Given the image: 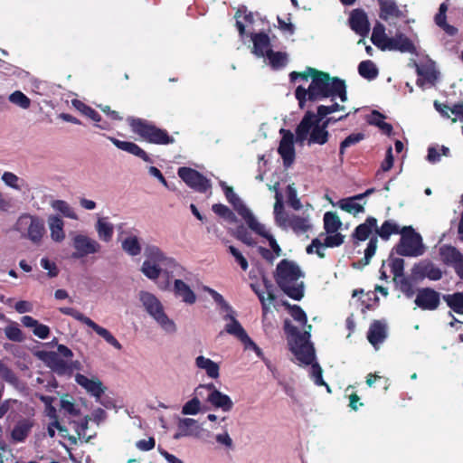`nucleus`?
Returning a JSON list of instances; mask_svg holds the SVG:
<instances>
[{
  "mask_svg": "<svg viewBox=\"0 0 463 463\" xmlns=\"http://www.w3.org/2000/svg\"><path fill=\"white\" fill-rule=\"evenodd\" d=\"M9 101L20 108L26 109L31 106V99L20 90L13 92L9 98Z\"/></svg>",
  "mask_w": 463,
  "mask_h": 463,
  "instance_id": "obj_56",
  "label": "nucleus"
},
{
  "mask_svg": "<svg viewBox=\"0 0 463 463\" xmlns=\"http://www.w3.org/2000/svg\"><path fill=\"white\" fill-rule=\"evenodd\" d=\"M199 430L200 426L196 420L192 418L179 419L177 423V431L174 435V439H179L183 437L193 436L194 434V430L198 432Z\"/></svg>",
  "mask_w": 463,
  "mask_h": 463,
  "instance_id": "obj_22",
  "label": "nucleus"
},
{
  "mask_svg": "<svg viewBox=\"0 0 463 463\" xmlns=\"http://www.w3.org/2000/svg\"><path fill=\"white\" fill-rule=\"evenodd\" d=\"M281 229L290 228L295 233H304L310 229L308 219L297 214H291L286 218L285 225H279Z\"/></svg>",
  "mask_w": 463,
  "mask_h": 463,
  "instance_id": "obj_19",
  "label": "nucleus"
},
{
  "mask_svg": "<svg viewBox=\"0 0 463 463\" xmlns=\"http://www.w3.org/2000/svg\"><path fill=\"white\" fill-rule=\"evenodd\" d=\"M16 230L33 243H39L44 233V221L31 214L21 215L15 224Z\"/></svg>",
  "mask_w": 463,
  "mask_h": 463,
  "instance_id": "obj_8",
  "label": "nucleus"
},
{
  "mask_svg": "<svg viewBox=\"0 0 463 463\" xmlns=\"http://www.w3.org/2000/svg\"><path fill=\"white\" fill-rule=\"evenodd\" d=\"M60 405L61 411H62L64 414H68L70 416H78L80 414V409H78L75 403L69 399L68 394H65L61 398Z\"/></svg>",
  "mask_w": 463,
  "mask_h": 463,
  "instance_id": "obj_54",
  "label": "nucleus"
},
{
  "mask_svg": "<svg viewBox=\"0 0 463 463\" xmlns=\"http://www.w3.org/2000/svg\"><path fill=\"white\" fill-rule=\"evenodd\" d=\"M201 411V402L198 395L193 397L190 401L184 403L182 408L184 415H196Z\"/></svg>",
  "mask_w": 463,
  "mask_h": 463,
  "instance_id": "obj_58",
  "label": "nucleus"
},
{
  "mask_svg": "<svg viewBox=\"0 0 463 463\" xmlns=\"http://www.w3.org/2000/svg\"><path fill=\"white\" fill-rule=\"evenodd\" d=\"M267 58L269 61V64L274 69L285 67L288 61V56L286 52H274L273 50L269 51Z\"/></svg>",
  "mask_w": 463,
  "mask_h": 463,
  "instance_id": "obj_46",
  "label": "nucleus"
},
{
  "mask_svg": "<svg viewBox=\"0 0 463 463\" xmlns=\"http://www.w3.org/2000/svg\"><path fill=\"white\" fill-rule=\"evenodd\" d=\"M145 256L146 260H150L153 263H163L166 257L164 255L163 251L155 245H148L145 249Z\"/></svg>",
  "mask_w": 463,
  "mask_h": 463,
  "instance_id": "obj_45",
  "label": "nucleus"
},
{
  "mask_svg": "<svg viewBox=\"0 0 463 463\" xmlns=\"http://www.w3.org/2000/svg\"><path fill=\"white\" fill-rule=\"evenodd\" d=\"M402 229L394 220L384 221L380 227L376 225L375 234L383 241H388L392 234H400Z\"/></svg>",
  "mask_w": 463,
  "mask_h": 463,
  "instance_id": "obj_30",
  "label": "nucleus"
},
{
  "mask_svg": "<svg viewBox=\"0 0 463 463\" xmlns=\"http://www.w3.org/2000/svg\"><path fill=\"white\" fill-rule=\"evenodd\" d=\"M318 120L314 112L307 111L296 128V141L299 144L307 141L308 146L325 145L328 141L329 132L317 127Z\"/></svg>",
  "mask_w": 463,
  "mask_h": 463,
  "instance_id": "obj_5",
  "label": "nucleus"
},
{
  "mask_svg": "<svg viewBox=\"0 0 463 463\" xmlns=\"http://www.w3.org/2000/svg\"><path fill=\"white\" fill-rule=\"evenodd\" d=\"M235 237L241 241L243 243L248 246H253L255 241H253L251 234L248 232L247 228L244 225H239L236 228Z\"/></svg>",
  "mask_w": 463,
  "mask_h": 463,
  "instance_id": "obj_64",
  "label": "nucleus"
},
{
  "mask_svg": "<svg viewBox=\"0 0 463 463\" xmlns=\"http://www.w3.org/2000/svg\"><path fill=\"white\" fill-rule=\"evenodd\" d=\"M287 197L288 205L296 211H298L302 208V203L300 200L298 198V194L296 188L293 184H288L287 186Z\"/></svg>",
  "mask_w": 463,
  "mask_h": 463,
  "instance_id": "obj_61",
  "label": "nucleus"
},
{
  "mask_svg": "<svg viewBox=\"0 0 463 463\" xmlns=\"http://www.w3.org/2000/svg\"><path fill=\"white\" fill-rule=\"evenodd\" d=\"M52 207L61 213L65 217L71 218V219H76L77 215L75 214L74 211L71 209V207L69 205V203L62 200H56L52 203Z\"/></svg>",
  "mask_w": 463,
  "mask_h": 463,
  "instance_id": "obj_62",
  "label": "nucleus"
},
{
  "mask_svg": "<svg viewBox=\"0 0 463 463\" xmlns=\"http://www.w3.org/2000/svg\"><path fill=\"white\" fill-rule=\"evenodd\" d=\"M386 50L416 53V47L414 43L403 33H398L394 37H389L383 51Z\"/></svg>",
  "mask_w": 463,
  "mask_h": 463,
  "instance_id": "obj_15",
  "label": "nucleus"
},
{
  "mask_svg": "<svg viewBox=\"0 0 463 463\" xmlns=\"http://www.w3.org/2000/svg\"><path fill=\"white\" fill-rule=\"evenodd\" d=\"M339 110H345V106L336 102L330 106L320 105L317 107L316 117L319 119H324V118H326L327 115Z\"/></svg>",
  "mask_w": 463,
  "mask_h": 463,
  "instance_id": "obj_59",
  "label": "nucleus"
},
{
  "mask_svg": "<svg viewBox=\"0 0 463 463\" xmlns=\"http://www.w3.org/2000/svg\"><path fill=\"white\" fill-rule=\"evenodd\" d=\"M414 303L422 310H436L440 304V294L431 288H419Z\"/></svg>",
  "mask_w": 463,
  "mask_h": 463,
  "instance_id": "obj_12",
  "label": "nucleus"
},
{
  "mask_svg": "<svg viewBox=\"0 0 463 463\" xmlns=\"http://www.w3.org/2000/svg\"><path fill=\"white\" fill-rule=\"evenodd\" d=\"M363 139H364V134H363V133H353V134L349 135L348 137H346L340 143V146H339V155H340V156H342L345 154V149L347 147H350L352 146H355L356 144H358Z\"/></svg>",
  "mask_w": 463,
  "mask_h": 463,
  "instance_id": "obj_52",
  "label": "nucleus"
},
{
  "mask_svg": "<svg viewBox=\"0 0 463 463\" xmlns=\"http://www.w3.org/2000/svg\"><path fill=\"white\" fill-rule=\"evenodd\" d=\"M420 275L430 280H439L442 278V271L433 263L429 262L421 267Z\"/></svg>",
  "mask_w": 463,
  "mask_h": 463,
  "instance_id": "obj_50",
  "label": "nucleus"
},
{
  "mask_svg": "<svg viewBox=\"0 0 463 463\" xmlns=\"http://www.w3.org/2000/svg\"><path fill=\"white\" fill-rule=\"evenodd\" d=\"M72 246L75 249L71 255L73 259H81L90 254L98 253L101 250V245L96 240L83 234L73 237Z\"/></svg>",
  "mask_w": 463,
  "mask_h": 463,
  "instance_id": "obj_11",
  "label": "nucleus"
},
{
  "mask_svg": "<svg viewBox=\"0 0 463 463\" xmlns=\"http://www.w3.org/2000/svg\"><path fill=\"white\" fill-rule=\"evenodd\" d=\"M301 277H303V272L298 265L287 259L279 262L274 275L279 288L288 298L298 301L304 297V283L298 281Z\"/></svg>",
  "mask_w": 463,
  "mask_h": 463,
  "instance_id": "obj_2",
  "label": "nucleus"
},
{
  "mask_svg": "<svg viewBox=\"0 0 463 463\" xmlns=\"http://www.w3.org/2000/svg\"><path fill=\"white\" fill-rule=\"evenodd\" d=\"M95 230L99 240L104 242H109L114 234V226L108 221V217H100L95 224Z\"/></svg>",
  "mask_w": 463,
  "mask_h": 463,
  "instance_id": "obj_29",
  "label": "nucleus"
},
{
  "mask_svg": "<svg viewBox=\"0 0 463 463\" xmlns=\"http://www.w3.org/2000/svg\"><path fill=\"white\" fill-rule=\"evenodd\" d=\"M0 376L3 380L5 382L11 383V384H17L18 383V377L14 373L12 369H10L6 364H5L0 360Z\"/></svg>",
  "mask_w": 463,
  "mask_h": 463,
  "instance_id": "obj_63",
  "label": "nucleus"
},
{
  "mask_svg": "<svg viewBox=\"0 0 463 463\" xmlns=\"http://www.w3.org/2000/svg\"><path fill=\"white\" fill-rule=\"evenodd\" d=\"M358 72L363 78L369 80H374L379 73L375 64L370 60L363 61L359 63Z\"/></svg>",
  "mask_w": 463,
  "mask_h": 463,
  "instance_id": "obj_41",
  "label": "nucleus"
},
{
  "mask_svg": "<svg viewBox=\"0 0 463 463\" xmlns=\"http://www.w3.org/2000/svg\"><path fill=\"white\" fill-rule=\"evenodd\" d=\"M350 28L361 37H366L370 32V23L363 9H354L348 19Z\"/></svg>",
  "mask_w": 463,
  "mask_h": 463,
  "instance_id": "obj_14",
  "label": "nucleus"
},
{
  "mask_svg": "<svg viewBox=\"0 0 463 463\" xmlns=\"http://www.w3.org/2000/svg\"><path fill=\"white\" fill-rule=\"evenodd\" d=\"M447 305L457 314H463V291L444 295Z\"/></svg>",
  "mask_w": 463,
  "mask_h": 463,
  "instance_id": "obj_40",
  "label": "nucleus"
},
{
  "mask_svg": "<svg viewBox=\"0 0 463 463\" xmlns=\"http://www.w3.org/2000/svg\"><path fill=\"white\" fill-rule=\"evenodd\" d=\"M108 138L118 149L128 152L131 155H134V156L141 158L145 162H147V163L152 162V159L147 155V153L144 149H142L139 146H137L136 143L130 142V141H121L113 137H109Z\"/></svg>",
  "mask_w": 463,
  "mask_h": 463,
  "instance_id": "obj_16",
  "label": "nucleus"
},
{
  "mask_svg": "<svg viewBox=\"0 0 463 463\" xmlns=\"http://www.w3.org/2000/svg\"><path fill=\"white\" fill-rule=\"evenodd\" d=\"M388 38L389 37L385 33V26L383 24L377 22L373 29L371 35L372 43L383 51Z\"/></svg>",
  "mask_w": 463,
  "mask_h": 463,
  "instance_id": "obj_36",
  "label": "nucleus"
},
{
  "mask_svg": "<svg viewBox=\"0 0 463 463\" xmlns=\"http://www.w3.org/2000/svg\"><path fill=\"white\" fill-rule=\"evenodd\" d=\"M122 250L130 256H137L141 253V245L137 236H128L122 241Z\"/></svg>",
  "mask_w": 463,
  "mask_h": 463,
  "instance_id": "obj_39",
  "label": "nucleus"
},
{
  "mask_svg": "<svg viewBox=\"0 0 463 463\" xmlns=\"http://www.w3.org/2000/svg\"><path fill=\"white\" fill-rule=\"evenodd\" d=\"M220 184L222 187L227 201L232 205L238 214L247 208L241 198L234 193L232 186H228L225 182H221Z\"/></svg>",
  "mask_w": 463,
  "mask_h": 463,
  "instance_id": "obj_31",
  "label": "nucleus"
},
{
  "mask_svg": "<svg viewBox=\"0 0 463 463\" xmlns=\"http://www.w3.org/2000/svg\"><path fill=\"white\" fill-rule=\"evenodd\" d=\"M51 359L52 362V369L58 374H65L71 373L72 371V366L70 365L66 361L60 358L56 354H52Z\"/></svg>",
  "mask_w": 463,
  "mask_h": 463,
  "instance_id": "obj_51",
  "label": "nucleus"
},
{
  "mask_svg": "<svg viewBox=\"0 0 463 463\" xmlns=\"http://www.w3.org/2000/svg\"><path fill=\"white\" fill-rule=\"evenodd\" d=\"M212 210L215 214L227 221L234 222L236 220L234 213L228 206L222 203L213 204Z\"/></svg>",
  "mask_w": 463,
  "mask_h": 463,
  "instance_id": "obj_57",
  "label": "nucleus"
},
{
  "mask_svg": "<svg viewBox=\"0 0 463 463\" xmlns=\"http://www.w3.org/2000/svg\"><path fill=\"white\" fill-rule=\"evenodd\" d=\"M207 401L215 408H220L223 411H230L233 407V402L229 395L222 393L219 390H214L207 396Z\"/></svg>",
  "mask_w": 463,
  "mask_h": 463,
  "instance_id": "obj_25",
  "label": "nucleus"
},
{
  "mask_svg": "<svg viewBox=\"0 0 463 463\" xmlns=\"http://www.w3.org/2000/svg\"><path fill=\"white\" fill-rule=\"evenodd\" d=\"M251 41L253 43V53L259 57L267 56L269 50H272L270 39L266 33H251Z\"/></svg>",
  "mask_w": 463,
  "mask_h": 463,
  "instance_id": "obj_17",
  "label": "nucleus"
},
{
  "mask_svg": "<svg viewBox=\"0 0 463 463\" xmlns=\"http://www.w3.org/2000/svg\"><path fill=\"white\" fill-rule=\"evenodd\" d=\"M73 107L80 111L82 115L90 118L94 122H100L101 116L91 107L88 106L84 102L79 99L72 100Z\"/></svg>",
  "mask_w": 463,
  "mask_h": 463,
  "instance_id": "obj_42",
  "label": "nucleus"
},
{
  "mask_svg": "<svg viewBox=\"0 0 463 463\" xmlns=\"http://www.w3.org/2000/svg\"><path fill=\"white\" fill-rule=\"evenodd\" d=\"M288 310L289 311L290 316L294 318V320L299 322L302 325H307V317L306 312L301 308V307L298 305H290L287 302L284 303Z\"/></svg>",
  "mask_w": 463,
  "mask_h": 463,
  "instance_id": "obj_53",
  "label": "nucleus"
},
{
  "mask_svg": "<svg viewBox=\"0 0 463 463\" xmlns=\"http://www.w3.org/2000/svg\"><path fill=\"white\" fill-rule=\"evenodd\" d=\"M161 267L158 263H153L150 260H145L141 267L142 273L149 279H156L161 274Z\"/></svg>",
  "mask_w": 463,
  "mask_h": 463,
  "instance_id": "obj_48",
  "label": "nucleus"
},
{
  "mask_svg": "<svg viewBox=\"0 0 463 463\" xmlns=\"http://www.w3.org/2000/svg\"><path fill=\"white\" fill-rule=\"evenodd\" d=\"M380 7V18L388 21L390 18H402L403 13L399 9L395 0H377Z\"/></svg>",
  "mask_w": 463,
  "mask_h": 463,
  "instance_id": "obj_20",
  "label": "nucleus"
},
{
  "mask_svg": "<svg viewBox=\"0 0 463 463\" xmlns=\"http://www.w3.org/2000/svg\"><path fill=\"white\" fill-rule=\"evenodd\" d=\"M178 176L192 189L205 193L212 187L211 181L197 170L182 166L177 170Z\"/></svg>",
  "mask_w": 463,
  "mask_h": 463,
  "instance_id": "obj_10",
  "label": "nucleus"
},
{
  "mask_svg": "<svg viewBox=\"0 0 463 463\" xmlns=\"http://www.w3.org/2000/svg\"><path fill=\"white\" fill-rule=\"evenodd\" d=\"M195 365L197 368L204 370L207 376L210 378L217 379L220 376L219 364L210 358L199 355L195 358Z\"/></svg>",
  "mask_w": 463,
  "mask_h": 463,
  "instance_id": "obj_28",
  "label": "nucleus"
},
{
  "mask_svg": "<svg viewBox=\"0 0 463 463\" xmlns=\"http://www.w3.org/2000/svg\"><path fill=\"white\" fill-rule=\"evenodd\" d=\"M400 234L401 239L394 247L398 255L418 257L423 254L422 238L420 233L415 232L412 226L402 227Z\"/></svg>",
  "mask_w": 463,
  "mask_h": 463,
  "instance_id": "obj_6",
  "label": "nucleus"
},
{
  "mask_svg": "<svg viewBox=\"0 0 463 463\" xmlns=\"http://www.w3.org/2000/svg\"><path fill=\"white\" fill-rule=\"evenodd\" d=\"M386 326L379 320H374L368 330L367 339L369 343L376 346L377 345L383 343L386 338Z\"/></svg>",
  "mask_w": 463,
  "mask_h": 463,
  "instance_id": "obj_24",
  "label": "nucleus"
},
{
  "mask_svg": "<svg viewBox=\"0 0 463 463\" xmlns=\"http://www.w3.org/2000/svg\"><path fill=\"white\" fill-rule=\"evenodd\" d=\"M338 204L343 211L351 213L354 216H356L359 213H364V205L356 203L350 197L340 200Z\"/></svg>",
  "mask_w": 463,
  "mask_h": 463,
  "instance_id": "obj_44",
  "label": "nucleus"
},
{
  "mask_svg": "<svg viewBox=\"0 0 463 463\" xmlns=\"http://www.w3.org/2000/svg\"><path fill=\"white\" fill-rule=\"evenodd\" d=\"M378 240L376 236H373L370 238L367 247L364 250V257L360 260L357 263H354L353 266L354 268H361L366 266L370 263L371 259L375 254L377 250Z\"/></svg>",
  "mask_w": 463,
  "mask_h": 463,
  "instance_id": "obj_38",
  "label": "nucleus"
},
{
  "mask_svg": "<svg viewBox=\"0 0 463 463\" xmlns=\"http://www.w3.org/2000/svg\"><path fill=\"white\" fill-rule=\"evenodd\" d=\"M286 333L290 336L288 345L290 351L296 358L306 365L311 364L315 360V349L308 339L310 333L305 331L300 333L297 326H292L289 321H286L284 325Z\"/></svg>",
  "mask_w": 463,
  "mask_h": 463,
  "instance_id": "obj_3",
  "label": "nucleus"
},
{
  "mask_svg": "<svg viewBox=\"0 0 463 463\" xmlns=\"http://www.w3.org/2000/svg\"><path fill=\"white\" fill-rule=\"evenodd\" d=\"M314 71H319V70L313 68V67H307L304 71L298 72V71H292L289 73V80L291 83H295L297 80L300 79L302 80L307 81L308 79L313 80L315 78Z\"/></svg>",
  "mask_w": 463,
  "mask_h": 463,
  "instance_id": "obj_55",
  "label": "nucleus"
},
{
  "mask_svg": "<svg viewBox=\"0 0 463 463\" xmlns=\"http://www.w3.org/2000/svg\"><path fill=\"white\" fill-rule=\"evenodd\" d=\"M315 78L307 88L298 86L295 90V97L298 105L303 109L307 101L317 102L326 99L338 97L342 102L347 100L346 83L345 80L338 77H332L328 72L319 71H314Z\"/></svg>",
  "mask_w": 463,
  "mask_h": 463,
  "instance_id": "obj_1",
  "label": "nucleus"
},
{
  "mask_svg": "<svg viewBox=\"0 0 463 463\" xmlns=\"http://www.w3.org/2000/svg\"><path fill=\"white\" fill-rule=\"evenodd\" d=\"M282 137L279 142L278 152L280 155L285 166H289L293 164L296 156L294 147V135L293 133L285 128L280 129Z\"/></svg>",
  "mask_w": 463,
  "mask_h": 463,
  "instance_id": "obj_13",
  "label": "nucleus"
},
{
  "mask_svg": "<svg viewBox=\"0 0 463 463\" xmlns=\"http://www.w3.org/2000/svg\"><path fill=\"white\" fill-rule=\"evenodd\" d=\"M127 121L131 131L148 143L169 145L175 142V138L165 129L157 128L154 123L146 119L128 117Z\"/></svg>",
  "mask_w": 463,
  "mask_h": 463,
  "instance_id": "obj_4",
  "label": "nucleus"
},
{
  "mask_svg": "<svg viewBox=\"0 0 463 463\" xmlns=\"http://www.w3.org/2000/svg\"><path fill=\"white\" fill-rule=\"evenodd\" d=\"M140 301L146 312L166 331L175 332V325L164 311L159 299L152 293L141 291Z\"/></svg>",
  "mask_w": 463,
  "mask_h": 463,
  "instance_id": "obj_7",
  "label": "nucleus"
},
{
  "mask_svg": "<svg viewBox=\"0 0 463 463\" xmlns=\"http://www.w3.org/2000/svg\"><path fill=\"white\" fill-rule=\"evenodd\" d=\"M48 222L52 239L58 242L61 241L65 237L63 231L64 222L62 219L59 216L53 215L49 218Z\"/></svg>",
  "mask_w": 463,
  "mask_h": 463,
  "instance_id": "obj_33",
  "label": "nucleus"
},
{
  "mask_svg": "<svg viewBox=\"0 0 463 463\" xmlns=\"http://www.w3.org/2000/svg\"><path fill=\"white\" fill-rule=\"evenodd\" d=\"M5 336L14 342H22L24 340V335L18 325L13 323L5 328Z\"/></svg>",
  "mask_w": 463,
  "mask_h": 463,
  "instance_id": "obj_60",
  "label": "nucleus"
},
{
  "mask_svg": "<svg viewBox=\"0 0 463 463\" xmlns=\"http://www.w3.org/2000/svg\"><path fill=\"white\" fill-rule=\"evenodd\" d=\"M224 318L231 320L225 326V331L228 334L237 337L242 344L250 341V336L233 314H227Z\"/></svg>",
  "mask_w": 463,
  "mask_h": 463,
  "instance_id": "obj_23",
  "label": "nucleus"
},
{
  "mask_svg": "<svg viewBox=\"0 0 463 463\" xmlns=\"http://www.w3.org/2000/svg\"><path fill=\"white\" fill-rule=\"evenodd\" d=\"M174 293L176 297L189 305H193L196 301V295L191 288L182 279H175L174 282Z\"/></svg>",
  "mask_w": 463,
  "mask_h": 463,
  "instance_id": "obj_26",
  "label": "nucleus"
},
{
  "mask_svg": "<svg viewBox=\"0 0 463 463\" xmlns=\"http://www.w3.org/2000/svg\"><path fill=\"white\" fill-rule=\"evenodd\" d=\"M416 71L420 77H422L424 80L434 85L439 78V72L430 66L420 67L416 65Z\"/></svg>",
  "mask_w": 463,
  "mask_h": 463,
  "instance_id": "obj_49",
  "label": "nucleus"
},
{
  "mask_svg": "<svg viewBox=\"0 0 463 463\" xmlns=\"http://www.w3.org/2000/svg\"><path fill=\"white\" fill-rule=\"evenodd\" d=\"M75 381L79 385L83 387L88 392L98 399L104 393V388L99 380L89 379L83 374L77 373Z\"/></svg>",
  "mask_w": 463,
  "mask_h": 463,
  "instance_id": "obj_18",
  "label": "nucleus"
},
{
  "mask_svg": "<svg viewBox=\"0 0 463 463\" xmlns=\"http://www.w3.org/2000/svg\"><path fill=\"white\" fill-rule=\"evenodd\" d=\"M276 202L274 204V219L275 222L278 226L285 225L286 218L288 216L284 210V204L282 201V196L279 193H277L275 195Z\"/></svg>",
  "mask_w": 463,
  "mask_h": 463,
  "instance_id": "obj_43",
  "label": "nucleus"
},
{
  "mask_svg": "<svg viewBox=\"0 0 463 463\" xmlns=\"http://www.w3.org/2000/svg\"><path fill=\"white\" fill-rule=\"evenodd\" d=\"M376 224L377 219L373 216H368L364 222L359 224L354 229L352 234L353 238L358 241H366L370 237L373 231L375 232Z\"/></svg>",
  "mask_w": 463,
  "mask_h": 463,
  "instance_id": "obj_21",
  "label": "nucleus"
},
{
  "mask_svg": "<svg viewBox=\"0 0 463 463\" xmlns=\"http://www.w3.org/2000/svg\"><path fill=\"white\" fill-rule=\"evenodd\" d=\"M74 424V429L77 433V437L75 436H69L68 439L72 445H76L78 442V439H83L85 442L90 441L92 439V436L86 437V430L89 426V420L87 417L80 420V421H72Z\"/></svg>",
  "mask_w": 463,
  "mask_h": 463,
  "instance_id": "obj_32",
  "label": "nucleus"
},
{
  "mask_svg": "<svg viewBox=\"0 0 463 463\" xmlns=\"http://www.w3.org/2000/svg\"><path fill=\"white\" fill-rule=\"evenodd\" d=\"M391 271L393 274V281H397L404 278V260L402 258H389Z\"/></svg>",
  "mask_w": 463,
  "mask_h": 463,
  "instance_id": "obj_47",
  "label": "nucleus"
},
{
  "mask_svg": "<svg viewBox=\"0 0 463 463\" xmlns=\"http://www.w3.org/2000/svg\"><path fill=\"white\" fill-rule=\"evenodd\" d=\"M239 215H241L244 219V221L246 222L247 225L250 230H252L254 232H256L261 237L266 236V233L268 232L266 231L265 226L256 220L252 213L248 208L243 209V211L241 213H239Z\"/></svg>",
  "mask_w": 463,
  "mask_h": 463,
  "instance_id": "obj_35",
  "label": "nucleus"
},
{
  "mask_svg": "<svg viewBox=\"0 0 463 463\" xmlns=\"http://www.w3.org/2000/svg\"><path fill=\"white\" fill-rule=\"evenodd\" d=\"M342 225L338 215L334 212H326L324 214V229L326 233L332 234L336 232Z\"/></svg>",
  "mask_w": 463,
  "mask_h": 463,
  "instance_id": "obj_37",
  "label": "nucleus"
},
{
  "mask_svg": "<svg viewBox=\"0 0 463 463\" xmlns=\"http://www.w3.org/2000/svg\"><path fill=\"white\" fill-rule=\"evenodd\" d=\"M439 255L442 262L452 265L453 268L463 260V254L454 246L443 245L439 248Z\"/></svg>",
  "mask_w": 463,
  "mask_h": 463,
  "instance_id": "obj_27",
  "label": "nucleus"
},
{
  "mask_svg": "<svg viewBox=\"0 0 463 463\" xmlns=\"http://www.w3.org/2000/svg\"><path fill=\"white\" fill-rule=\"evenodd\" d=\"M59 311L63 314L73 317L74 319L83 323L84 325L90 327L99 336H101L108 344L112 345L117 350L122 349V345L117 340V338L106 328L100 326L90 317H86L80 311L72 307H59Z\"/></svg>",
  "mask_w": 463,
  "mask_h": 463,
  "instance_id": "obj_9",
  "label": "nucleus"
},
{
  "mask_svg": "<svg viewBox=\"0 0 463 463\" xmlns=\"http://www.w3.org/2000/svg\"><path fill=\"white\" fill-rule=\"evenodd\" d=\"M32 427L33 424L26 420L18 421L11 432L13 440L16 442L24 441L31 431Z\"/></svg>",
  "mask_w": 463,
  "mask_h": 463,
  "instance_id": "obj_34",
  "label": "nucleus"
}]
</instances>
